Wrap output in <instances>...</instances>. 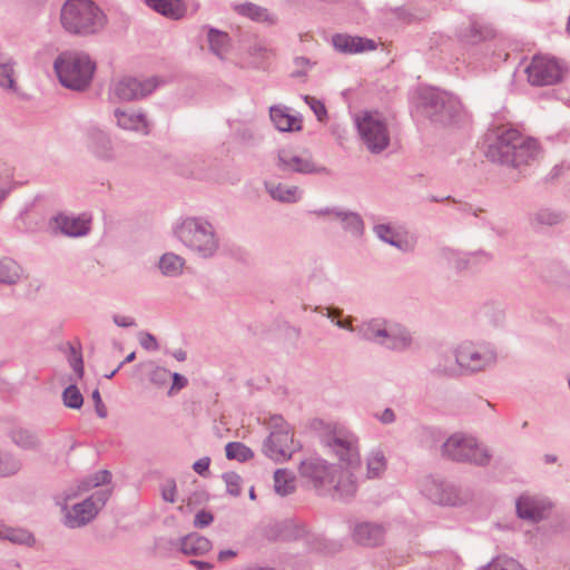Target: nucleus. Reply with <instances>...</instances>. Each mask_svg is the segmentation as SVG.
Instances as JSON below:
<instances>
[{"instance_id": "52", "label": "nucleus", "mask_w": 570, "mask_h": 570, "mask_svg": "<svg viewBox=\"0 0 570 570\" xmlns=\"http://www.w3.org/2000/svg\"><path fill=\"white\" fill-rule=\"evenodd\" d=\"M209 464H210V459L208 456H204L199 460H197L194 464H193V469L196 473L203 475L205 472L208 471L209 469Z\"/></svg>"}, {"instance_id": "17", "label": "nucleus", "mask_w": 570, "mask_h": 570, "mask_svg": "<svg viewBox=\"0 0 570 570\" xmlns=\"http://www.w3.org/2000/svg\"><path fill=\"white\" fill-rule=\"evenodd\" d=\"M423 492L434 503L441 505H456L460 501L456 489L444 482L428 480Z\"/></svg>"}, {"instance_id": "39", "label": "nucleus", "mask_w": 570, "mask_h": 570, "mask_svg": "<svg viewBox=\"0 0 570 570\" xmlns=\"http://www.w3.org/2000/svg\"><path fill=\"white\" fill-rule=\"evenodd\" d=\"M272 197L274 199H278L282 202H295L299 198V190L297 187H286L278 185L276 187L271 188L269 190Z\"/></svg>"}, {"instance_id": "29", "label": "nucleus", "mask_w": 570, "mask_h": 570, "mask_svg": "<svg viewBox=\"0 0 570 570\" xmlns=\"http://www.w3.org/2000/svg\"><path fill=\"white\" fill-rule=\"evenodd\" d=\"M235 9L239 14L248 17L254 21L268 23H273L275 21V18L271 13H268L266 9L252 3L239 4L236 6Z\"/></svg>"}, {"instance_id": "14", "label": "nucleus", "mask_w": 570, "mask_h": 570, "mask_svg": "<svg viewBox=\"0 0 570 570\" xmlns=\"http://www.w3.org/2000/svg\"><path fill=\"white\" fill-rule=\"evenodd\" d=\"M279 165L287 170L297 173L318 171L320 167L313 161L309 153L304 149L283 148L278 154Z\"/></svg>"}, {"instance_id": "9", "label": "nucleus", "mask_w": 570, "mask_h": 570, "mask_svg": "<svg viewBox=\"0 0 570 570\" xmlns=\"http://www.w3.org/2000/svg\"><path fill=\"white\" fill-rule=\"evenodd\" d=\"M358 134L372 153L385 149L390 141L389 131L384 120L377 112L364 111L356 118Z\"/></svg>"}, {"instance_id": "21", "label": "nucleus", "mask_w": 570, "mask_h": 570, "mask_svg": "<svg viewBox=\"0 0 570 570\" xmlns=\"http://www.w3.org/2000/svg\"><path fill=\"white\" fill-rule=\"evenodd\" d=\"M146 3L156 12L170 19L178 20L186 13L184 0H146Z\"/></svg>"}, {"instance_id": "12", "label": "nucleus", "mask_w": 570, "mask_h": 570, "mask_svg": "<svg viewBox=\"0 0 570 570\" xmlns=\"http://www.w3.org/2000/svg\"><path fill=\"white\" fill-rule=\"evenodd\" d=\"M336 468L320 458H309L301 462L299 474L317 490L334 483Z\"/></svg>"}, {"instance_id": "11", "label": "nucleus", "mask_w": 570, "mask_h": 570, "mask_svg": "<svg viewBox=\"0 0 570 570\" xmlns=\"http://www.w3.org/2000/svg\"><path fill=\"white\" fill-rule=\"evenodd\" d=\"M532 85L546 86L559 81L563 75L562 66L553 58L535 56L527 68Z\"/></svg>"}, {"instance_id": "5", "label": "nucleus", "mask_w": 570, "mask_h": 570, "mask_svg": "<svg viewBox=\"0 0 570 570\" xmlns=\"http://www.w3.org/2000/svg\"><path fill=\"white\" fill-rule=\"evenodd\" d=\"M55 69L65 87L82 90L92 78L95 65L86 55L63 53L56 60Z\"/></svg>"}, {"instance_id": "8", "label": "nucleus", "mask_w": 570, "mask_h": 570, "mask_svg": "<svg viewBox=\"0 0 570 570\" xmlns=\"http://www.w3.org/2000/svg\"><path fill=\"white\" fill-rule=\"evenodd\" d=\"M177 234L187 247L204 256L212 255L217 248L212 227L206 223L187 219L179 226Z\"/></svg>"}, {"instance_id": "46", "label": "nucleus", "mask_w": 570, "mask_h": 570, "mask_svg": "<svg viewBox=\"0 0 570 570\" xmlns=\"http://www.w3.org/2000/svg\"><path fill=\"white\" fill-rule=\"evenodd\" d=\"M12 174L9 169L0 173V200L3 199L11 188Z\"/></svg>"}, {"instance_id": "15", "label": "nucleus", "mask_w": 570, "mask_h": 570, "mask_svg": "<svg viewBox=\"0 0 570 570\" xmlns=\"http://www.w3.org/2000/svg\"><path fill=\"white\" fill-rule=\"evenodd\" d=\"M70 367L73 374L63 379V383L68 384L62 393L63 404L70 409H80L83 404V396L76 382L82 379L83 375V358H71Z\"/></svg>"}, {"instance_id": "51", "label": "nucleus", "mask_w": 570, "mask_h": 570, "mask_svg": "<svg viewBox=\"0 0 570 570\" xmlns=\"http://www.w3.org/2000/svg\"><path fill=\"white\" fill-rule=\"evenodd\" d=\"M173 384L169 390V394H171L174 391H179L187 384V379L178 373H171Z\"/></svg>"}, {"instance_id": "56", "label": "nucleus", "mask_w": 570, "mask_h": 570, "mask_svg": "<svg viewBox=\"0 0 570 570\" xmlns=\"http://www.w3.org/2000/svg\"><path fill=\"white\" fill-rule=\"evenodd\" d=\"M115 322L120 326H130L134 324L132 318L126 316H117L115 317Z\"/></svg>"}, {"instance_id": "32", "label": "nucleus", "mask_w": 570, "mask_h": 570, "mask_svg": "<svg viewBox=\"0 0 570 570\" xmlns=\"http://www.w3.org/2000/svg\"><path fill=\"white\" fill-rule=\"evenodd\" d=\"M208 42L210 50L218 57H223V55L227 51L229 46V39L227 33L215 29L209 30Z\"/></svg>"}, {"instance_id": "35", "label": "nucleus", "mask_w": 570, "mask_h": 570, "mask_svg": "<svg viewBox=\"0 0 570 570\" xmlns=\"http://www.w3.org/2000/svg\"><path fill=\"white\" fill-rule=\"evenodd\" d=\"M460 362L462 367V375H465L492 367L494 364V358H460Z\"/></svg>"}, {"instance_id": "63", "label": "nucleus", "mask_w": 570, "mask_h": 570, "mask_svg": "<svg viewBox=\"0 0 570 570\" xmlns=\"http://www.w3.org/2000/svg\"><path fill=\"white\" fill-rule=\"evenodd\" d=\"M546 460H547V462H554L556 461V456L546 455Z\"/></svg>"}, {"instance_id": "50", "label": "nucleus", "mask_w": 570, "mask_h": 570, "mask_svg": "<svg viewBox=\"0 0 570 570\" xmlns=\"http://www.w3.org/2000/svg\"><path fill=\"white\" fill-rule=\"evenodd\" d=\"M139 343L147 352H155L157 350L156 340L150 334H141Z\"/></svg>"}, {"instance_id": "36", "label": "nucleus", "mask_w": 570, "mask_h": 570, "mask_svg": "<svg viewBox=\"0 0 570 570\" xmlns=\"http://www.w3.org/2000/svg\"><path fill=\"white\" fill-rule=\"evenodd\" d=\"M111 473L108 470H100L89 476L87 480L82 481L78 485L79 492H86L89 491L92 488L99 487L101 484H106L110 481Z\"/></svg>"}, {"instance_id": "6", "label": "nucleus", "mask_w": 570, "mask_h": 570, "mask_svg": "<svg viewBox=\"0 0 570 570\" xmlns=\"http://www.w3.org/2000/svg\"><path fill=\"white\" fill-rule=\"evenodd\" d=\"M269 435L264 440L262 451L275 463H282L292 458L301 449L295 443L289 425L282 416H272L269 420Z\"/></svg>"}, {"instance_id": "25", "label": "nucleus", "mask_w": 570, "mask_h": 570, "mask_svg": "<svg viewBox=\"0 0 570 570\" xmlns=\"http://www.w3.org/2000/svg\"><path fill=\"white\" fill-rule=\"evenodd\" d=\"M118 125L127 130L141 131L147 134V121L142 115L135 112L116 111Z\"/></svg>"}, {"instance_id": "59", "label": "nucleus", "mask_w": 570, "mask_h": 570, "mask_svg": "<svg viewBox=\"0 0 570 570\" xmlns=\"http://www.w3.org/2000/svg\"><path fill=\"white\" fill-rule=\"evenodd\" d=\"M336 324L340 326V327H343V328H350L352 330V326H351V320H346L344 322L342 321H337Z\"/></svg>"}, {"instance_id": "45", "label": "nucleus", "mask_w": 570, "mask_h": 570, "mask_svg": "<svg viewBox=\"0 0 570 570\" xmlns=\"http://www.w3.org/2000/svg\"><path fill=\"white\" fill-rule=\"evenodd\" d=\"M306 104L311 107V109L314 111L318 120H323L326 116V109L322 101L317 100L314 97L306 96L305 97Z\"/></svg>"}, {"instance_id": "27", "label": "nucleus", "mask_w": 570, "mask_h": 570, "mask_svg": "<svg viewBox=\"0 0 570 570\" xmlns=\"http://www.w3.org/2000/svg\"><path fill=\"white\" fill-rule=\"evenodd\" d=\"M432 371L438 376L452 377L462 375L460 358H434Z\"/></svg>"}, {"instance_id": "28", "label": "nucleus", "mask_w": 570, "mask_h": 570, "mask_svg": "<svg viewBox=\"0 0 570 570\" xmlns=\"http://www.w3.org/2000/svg\"><path fill=\"white\" fill-rule=\"evenodd\" d=\"M10 439L16 445L24 450H35L40 444L38 436L33 432L22 428L13 429L10 432Z\"/></svg>"}, {"instance_id": "7", "label": "nucleus", "mask_w": 570, "mask_h": 570, "mask_svg": "<svg viewBox=\"0 0 570 570\" xmlns=\"http://www.w3.org/2000/svg\"><path fill=\"white\" fill-rule=\"evenodd\" d=\"M443 458L456 462H468L475 465H487L491 454L472 436L455 433L446 439L441 446Z\"/></svg>"}, {"instance_id": "22", "label": "nucleus", "mask_w": 570, "mask_h": 570, "mask_svg": "<svg viewBox=\"0 0 570 570\" xmlns=\"http://www.w3.org/2000/svg\"><path fill=\"white\" fill-rule=\"evenodd\" d=\"M212 549V542L198 534L190 533L180 540V550L187 556H202Z\"/></svg>"}, {"instance_id": "3", "label": "nucleus", "mask_w": 570, "mask_h": 570, "mask_svg": "<svg viewBox=\"0 0 570 570\" xmlns=\"http://www.w3.org/2000/svg\"><path fill=\"white\" fill-rule=\"evenodd\" d=\"M78 492L70 489L55 498L56 504L61 509L62 522L70 529L81 528L91 522L111 494L110 490H100L69 507L68 501L76 498Z\"/></svg>"}, {"instance_id": "48", "label": "nucleus", "mask_w": 570, "mask_h": 570, "mask_svg": "<svg viewBox=\"0 0 570 570\" xmlns=\"http://www.w3.org/2000/svg\"><path fill=\"white\" fill-rule=\"evenodd\" d=\"M214 520V517L210 512L202 510L197 512L194 520V525L196 528H205L209 525Z\"/></svg>"}, {"instance_id": "23", "label": "nucleus", "mask_w": 570, "mask_h": 570, "mask_svg": "<svg viewBox=\"0 0 570 570\" xmlns=\"http://www.w3.org/2000/svg\"><path fill=\"white\" fill-rule=\"evenodd\" d=\"M375 230L382 240L387 242L402 250L410 249L414 244L413 237H409L407 233L394 232L387 225H380Z\"/></svg>"}, {"instance_id": "26", "label": "nucleus", "mask_w": 570, "mask_h": 570, "mask_svg": "<svg viewBox=\"0 0 570 570\" xmlns=\"http://www.w3.org/2000/svg\"><path fill=\"white\" fill-rule=\"evenodd\" d=\"M274 490L277 494L285 497L295 490V476L286 469H277L274 473Z\"/></svg>"}, {"instance_id": "18", "label": "nucleus", "mask_w": 570, "mask_h": 570, "mask_svg": "<svg viewBox=\"0 0 570 570\" xmlns=\"http://www.w3.org/2000/svg\"><path fill=\"white\" fill-rule=\"evenodd\" d=\"M336 50L343 53H362L376 49V42L372 39L353 37L350 35H335L332 39Z\"/></svg>"}, {"instance_id": "1", "label": "nucleus", "mask_w": 570, "mask_h": 570, "mask_svg": "<svg viewBox=\"0 0 570 570\" xmlns=\"http://www.w3.org/2000/svg\"><path fill=\"white\" fill-rule=\"evenodd\" d=\"M326 442L342 463L340 470L336 468L334 483L328 487L333 490L334 497L350 499L356 493L354 472L361 466L357 439L343 428H334Z\"/></svg>"}, {"instance_id": "20", "label": "nucleus", "mask_w": 570, "mask_h": 570, "mask_svg": "<svg viewBox=\"0 0 570 570\" xmlns=\"http://www.w3.org/2000/svg\"><path fill=\"white\" fill-rule=\"evenodd\" d=\"M384 532V528L381 524L363 522L355 525L353 538L362 546L375 547L383 542Z\"/></svg>"}, {"instance_id": "60", "label": "nucleus", "mask_w": 570, "mask_h": 570, "mask_svg": "<svg viewBox=\"0 0 570 570\" xmlns=\"http://www.w3.org/2000/svg\"><path fill=\"white\" fill-rule=\"evenodd\" d=\"M92 400L95 401V404L97 405L98 403H101V397H100V393L98 390H95L92 392Z\"/></svg>"}, {"instance_id": "19", "label": "nucleus", "mask_w": 570, "mask_h": 570, "mask_svg": "<svg viewBox=\"0 0 570 570\" xmlns=\"http://www.w3.org/2000/svg\"><path fill=\"white\" fill-rule=\"evenodd\" d=\"M90 219L85 215L71 217L67 215H58L52 220V227L59 229L67 236H82L89 230Z\"/></svg>"}, {"instance_id": "10", "label": "nucleus", "mask_w": 570, "mask_h": 570, "mask_svg": "<svg viewBox=\"0 0 570 570\" xmlns=\"http://www.w3.org/2000/svg\"><path fill=\"white\" fill-rule=\"evenodd\" d=\"M363 335L366 340L380 343L406 344L410 341L407 332L399 324H390L385 321L373 320L362 326Z\"/></svg>"}, {"instance_id": "33", "label": "nucleus", "mask_w": 570, "mask_h": 570, "mask_svg": "<svg viewBox=\"0 0 570 570\" xmlns=\"http://www.w3.org/2000/svg\"><path fill=\"white\" fill-rule=\"evenodd\" d=\"M184 267V259L175 254H165L159 262L163 274L168 276L178 275Z\"/></svg>"}, {"instance_id": "47", "label": "nucleus", "mask_w": 570, "mask_h": 570, "mask_svg": "<svg viewBox=\"0 0 570 570\" xmlns=\"http://www.w3.org/2000/svg\"><path fill=\"white\" fill-rule=\"evenodd\" d=\"M161 497L165 501L174 503L176 497V483L174 480H168L161 489Z\"/></svg>"}, {"instance_id": "54", "label": "nucleus", "mask_w": 570, "mask_h": 570, "mask_svg": "<svg viewBox=\"0 0 570 570\" xmlns=\"http://www.w3.org/2000/svg\"><path fill=\"white\" fill-rule=\"evenodd\" d=\"M236 556H237V552H236V551H234V550H230V549H228V550H222V551L218 553V560H219L220 562H224V561H226V560H228V559H230V558H234V557H236Z\"/></svg>"}, {"instance_id": "34", "label": "nucleus", "mask_w": 570, "mask_h": 570, "mask_svg": "<svg viewBox=\"0 0 570 570\" xmlns=\"http://www.w3.org/2000/svg\"><path fill=\"white\" fill-rule=\"evenodd\" d=\"M226 456L229 460L245 462L254 456L253 451L240 442H229L225 446Z\"/></svg>"}, {"instance_id": "42", "label": "nucleus", "mask_w": 570, "mask_h": 570, "mask_svg": "<svg viewBox=\"0 0 570 570\" xmlns=\"http://www.w3.org/2000/svg\"><path fill=\"white\" fill-rule=\"evenodd\" d=\"M171 373L164 368V367H157L150 373V382L155 384L158 387H163L167 385L170 381Z\"/></svg>"}, {"instance_id": "41", "label": "nucleus", "mask_w": 570, "mask_h": 570, "mask_svg": "<svg viewBox=\"0 0 570 570\" xmlns=\"http://www.w3.org/2000/svg\"><path fill=\"white\" fill-rule=\"evenodd\" d=\"M227 492L233 497H238L242 492V478L235 472H226L223 474Z\"/></svg>"}, {"instance_id": "13", "label": "nucleus", "mask_w": 570, "mask_h": 570, "mask_svg": "<svg viewBox=\"0 0 570 570\" xmlns=\"http://www.w3.org/2000/svg\"><path fill=\"white\" fill-rule=\"evenodd\" d=\"M159 81L155 77L139 79L135 77H125L116 85V95L124 100H134L151 94Z\"/></svg>"}, {"instance_id": "30", "label": "nucleus", "mask_w": 570, "mask_h": 570, "mask_svg": "<svg viewBox=\"0 0 570 570\" xmlns=\"http://www.w3.org/2000/svg\"><path fill=\"white\" fill-rule=\"evenodd\" d=\"M386 470V459L384 453L376 449L367 458V478H380Z\"/></svg>"}, {"instance_id": "24", "label": "nucleus", "mask_w": 570, "mask_h": 570, "mask_svg": "<svg viewBox=\"0 0 570 570\" xmlns=\"http://www.w3.org/2000/svg\"><path fill=\"white\" fill-rule=\"evenodd\" d=\"M271 119L281 131H291L301 129V119L288 114L284 108H271Z\"/></svg>"}, {"instance_id": "44", "label": "nucleus", "mask_w": 570, "mask_h": 570, "mask_svg": "<svg viewBox=\"0 0 570 570\" xmlns=\"http://www.w3.org/2000/svg\"><path fill=\"white\" fill-rule=\"evenodd\" d=\"M488 31L480 23H473L466 31L465 37L471 42H476L487 37Z\"/></svg>"}, {"instance_id": "38", "label": "nucleus", "mask_w": 570, "mask_h": 570, "mask_svg": "<svg viewBox=\"0 0 570 570\" xmlns=\"http://www.w3.org/2000/svg\"><path fill=\"white\" fill-rule=\"evenodd\" d=\"M484 570H527L519 561L507 556H500L490 562Z\"/></svg>"}, {"instance_id": "61", "label": "nucleus", "mask_w": 570, "mask_h": 570, "mask_svg": "<svg viewBox=\"0 0 570 570\" xmlns=\"http://www.w3.org/2000/svg\"><path fill=\"white\" fill-rule=\"evenodd\" d=\"M122 364H124V362L117 368L111 371L109 374H105V377L111 379L117 373V371L121 367Z\"/></svg>"}, {"instance_id": "2", "label": "nucleus", "mask_w": 570, "mask_h": 570, "mask_svg": "<svg viewBox=\"0 0 570 570\" xmlns=\"http://www.w3.org/2000/svg\"><path fill=\"white\" fill-rule=\"evenodd\" d=\"M487 156L492 161L514 167L528 164L538 153L537 142L510 126H501L488 136Z\"/></svg>"}, {"instance_id": "37", "label": "nucleus", "mask_w": 570, "mask_h": 570, "mask_svg": "<svg viewBox=\"0 0 570 570\" xmlns=\"http://www.w3.org/2000/svg\"><path fill=\"white\" fill-rule=\"evenodd\" d=\"M20 267L11 259L0 261V282L14 283L20 275Z\"/></svg>"}, {"instance_id": "53", "label": "nucleus", "mask_w": 570, "mask_h": 570, "mask_svg": "<svg viewBox=\"0 0 570 570\" xmlns=\"http://www.w3.org/2000/svg\"><path fill=\"white\" fill-rule=\"evenodd\" d=\"M382 423H392L395 420L394 412L391 409H385L379 417Z\"/></svg>"}, {"instance_id": "58", "label": "nucleus", "mask_w": 570, "mask_h": 570, "mask_svg": "<svg viewBox=\"0 0 570 570\" xmlns=\"http://www.w3.org/2000/svg\"><path fill=\"white\" fill-rule=\"evenodd\" d=\"M96 412H97V414H98V416H99V417H102V419H104V417H106V416H107V409H106V406L104 405V403H102V402H101V403H98V404L96 405Z\"/></svg>"}, {"instance_id": "43", "label": "nucleus", "mask_w": 570, "mask_h": 570, "mask_svg": "<svg viewBox=\"0 0 570 570\" xmlns=\"http://www.w3.org/2000/svg\"><path fill=\"white\" fill-rule=\"evenodd\" d=\"M0 86L8 89H13V69L9 63H0Z\"/></svg>"}, {"instance_id": "4", "label": "nucleus", "mask_w": 570, "mask_h": 570, "mask_svg": "<svg viewBox=\"0 0 570 570\" xmlns=\"http://www.w3.org/2000/svg\"><path fill=\"white\" fill-rule=\"evenodd\" d=\"M61 22L69 32L88 35L104 27L105 16L90 0H69L62 7Z\"/></svg>"}, {"instance_id": "31", "label": "nucleus", "mask_w": 570, "mask_h": 570, "mask_svg": "<svg viewBox=\"0 0 570 570\" xmlns=\"http://www.w3.org/2000/svg\"><path fill=\"white\" fill-rule=\"evenodd\" d=\"M0 538L16 544L32 546L35 543L33 535L23 529L3 528L0 529Z\"/></svg>"}, {"instance_id": "62", "label": "nucleus", "mask_w": 570, "mask_h": 570, "mask_svg": "<svg viewBox=\"0 0 570 570\" xmlns=\"http://www.w3.org/2000/svg\"><path fill=\"white\" fill-rule=\"evenodd\" d=\"M249 498H250V500H255L256 499V494H255L254 488H250V490H249Z\"/></svg>"}, {"instance_id": "16", "label": "nucleus", "mask_w": 570, "mask_h": 570, "mask_svg": "<svg viewBox=\"0 0 570 570\" xmlns=\"http://www.w3.org/2000/svg\"><path fill=\"white\" fill-rule=\"evenodd\" d=\"M517 514L520 519L538 522L546 518L550 503L541 498L522 494L515 503Z\"/></svg>"}, {"instance_id": "64", "label": "nucleus", "mask_w": 570, "mask_h": 570, "mask_svg": "<svg viewBox=\"0 0 570 570\" xmlns=\"http://www.w3.org/2000/svg\"><path fill=\"white\" fill-rule=\"evenodd\" d=\"M132 360H134V358L128 357V358H126V362H131Z\"/></svg>"}, {"instance_id": "55", "label": "nucleus", "mask_w": 570, "mask_h": 570, "mask_svg": "<svg viewBox=\"0 0 570 570\" xmlns=\"http://www.w3.org/2000/svg\"><path fill=\"white\" fill-rule=\"evenodd\" d=\"M190 563L195 566L198 570H210L213 568L212 563L200 560H191Z\"/></svg>"}, {"instance_id": "49", "label": "nucleus", "mask_w": 570, "mask_h": 570, "mask_svg": "<svg viewBox=\"0 0 570 570\" xmlns=\"http://www.w3.org/2000/svg\"><path fill=\"white\" fill-rule=\"evenodd\" d=\"M344 223L346 227L352 228L356 233H361L363 230V224L358 216L354 214L346 215L344 217Z\"/></svg>"}, {"instance_id": "40", "label": "nucleus", "mask_w": 570, "mask_h": 570, "mask_svg": "<svg viewBox=\"0 0 570 570\" xmlns=\"http://www.w3.org/2000/svg\"><path fill=\"white\" fill-rule=\"evenodd\" d=\"M21 468L20 461L11 454L0 453V475L16 474Z\"/></svg>"}, {"instance_id": "57", "label": "nucleus", "mask_w": 570, "mask_h": 570, "mask_svg": "<svg viewBox=\"0 0 570 570\" xmlns=\"http://www.w3.org/2000/svg\"><path fill=\"white\" fill-rule=\"evenodd\" d=\"M294 63L299 67V68H303V69H306L309 67V61L303 57H299V58H296L294 60Z\"/></svg>"}]
</instances>
